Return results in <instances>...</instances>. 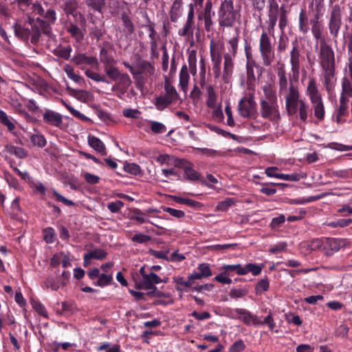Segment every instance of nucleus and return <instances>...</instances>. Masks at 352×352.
<instances>
[{"label":"nucleus","instance_id":"1","mask_svg":"<svg viewBox=\"0 0 352 352\" xmlns=\"http://www.w3.org/2000/svg\"><path fill=\"white\" fill-rule=\"evenodd\" d=\"M318 63L320 68V80L327 94H331L337 82L336 54L326 40L319 44Z\"/></svg>","mask_w":352,"mask_h":352},{"label":"nucleus","instance_id":"2","mask_svg":"<svg viewBox=\"0 0 352 352\" xmlns=\"http://www.w3.org/2000/svg\"><path fill=\"white\" fill-rule=\"evenodd\" d=\"M263 97L260 99V114L264 119L276 120L280 118L276 92L272 86L266 84L262 87Z\"/></svg>","mask_w":352,"mask_h":352},{"label":"nucleus","instance_id":"3","mask_svg":"<svg viewBox=\"0 0 352 352\" xmlns=\"http://www.w3.org/2000/svg\"><path fill=\"white\" fill-rule=\"evenodd\" d=\"M239 10L234 8L232 0L221 1L218 11L219 23L220 26L232 27L240 19Z\"/></svg>","mask_w":352,"mask_h":352},{"label":"nucleus","instance_id":"4","mask_svg":"<svg viewBox=\"0 0 352 352\" xmlns=\"http://www.w3.org/2000/svg\"><path fill=\"white\" fill-rule=\"evenodd\" d=\"M238 42H239V36L236 35L234 36L232 38L229 40L228 44L229 47V53H226L223 55V80L224 82H228L229 79L230 78L234 68L233 63V58L235 57L237 50H238Z\"/></svg>","mask_w":352,"mask_h":352},{"label":"nucleus","instance_id":"5","mask_svg":"<svg viewBox=\"0 0 352 352\" xmlns=\"http://www.w3.org/2000/svg\"><path fill=\"white\" fill-rule=\"evenodd\" d=\"M285 99V107L289 115H293L297 112L298 104L302 100L300 99L298 87L290 82L289 88L286 91L279 94Z\"/></svg>","mask_w":352,"mask_h":352},{"label":"nucleus","instance_id":"6","mask_svg":"<svg viewBox=\"0 0 352 352\" xmlns=\"http://www.w3.org/2000/svg\"><path fill=\"white\" fill-rule=\"evenodd\" d=\"M259 51L263 65L265 67L271 65L275 58V54L271 38L265 31L262 32L260 37Z\"/></svg>","mask_w":352,"mask_h":352},{"label":"nucleus","instance_id":"7","mask_svg":"<svg viewBox=\"0 0 352 352\" xmlns=\"http://www.w3.org/2000/svg\"><path fill=\"white\" fill-rule=\"evenodd\" d=\"M29 25L31 26V43L36 44L42 32L44 34L51 36L52 35V28L49 27L48 23H45L44 19L37 18L36 20L30 19Z\"/></svg>","mask_w":352,"mask_h":352},{"label":"nucleus","instance_id":"8","mask_svg":"<svg viewBox=\"0 0 352 352\" xmlns=\"http://www.w3.org/2000/svg\"><path fill=\"white\" fill-rule=\"evenodd\" d=\"M222 268L225 271V274L228 276L231 275L232 272H235L238 275H245L251 272L252 275L257 276L261 274L263 265L260 266L255 263H248L245 266L240 264L224 265Z\"/></svg>","mask_w":352,"mask_h":352},{"label":"nucleus","instance_id":"9","mask_svg":"<svg viewBox=\"0 0 352 352\" xmlns=\"http://www.w3.org/2000/svg\"><path fill=\"white\" fill-rule=\"evenodd\" d=\"M238 111L243 118H254L257 116L256 103L252 94L243 97L239 102Z\"/></svg>","mask_w":352,"mask_h":352},{"label":"nucleus","instance_id":"10","mask_svg":"<svg viewBox=\"0 0 352 352\" xmlns=\"http://www.w3.org/2000/svg\"><path fill=\"white\" fill-rule=\"evenodd\" d=\"M161 278L153 272L148 273L147 275H144V279H141L140 282L136 283V287L140 289L150 290L147 295L151 296L156 290V284H160Z\"/></svg>","mask_w":352,"mask_h":352},{"label":"nucleus","instance_id":"11","mask_svg":"<svg viewBox=\"0 0 352 352\" xmlns=\"http://www.w3.org/2000/svg\"><path fill=\"white\" fill-rule=\"evenodd\" d=\"M342 25V16L340 8L338 6H335L331 12L328 28L329 34L333 38H337Z\"/></svg>","mask_w":352,"mask_h":352},{"label":"nucleus","instance_id":"12","mask_svg":"<svg viewBox=\"0 0 352 352\" xmlns=\"http://www.w3.org/2000/svg\"><path fill=\"white\" fill-rule=\"evenodd\" d=\"M345 72L346 74L342 79V91L340 96L349 98L352 97V57L348 59Z\"/></svg>","mask_w":352,"mask_h":352},{"label":"nucleus","instance_id":"13","mask_svg":"<svg viewBox=\"0 0 352 352\" xmlns=\"http://www.w3.org/2000/svg\"><path fill=\"white\" fill-rule=\"evenodd\" d=\"M300 58L301 55L298 45L296 43H293L292 48L289 52V64L291 65V72L296 80L300 75Z\"/></svg>","mask_w":352,"mask_h":352},{"label":"nucleus","instance_id":"14","mask_svg":"<svg viewBox=\"0 0 352 352\" xmlns=\"http://www.w3.org/2000/svg\"><path fill=\"white\" fill-rule=\"evenodd\" d=\"M280 8L276 0H270L268 5V20L266 21L267 24V30L270 34L273 35L274 28L276 24Z\"/></svg>","mask_w":352,"mask_h":352},{"label":"nucleus","instance_id":"15","mask_svg":"<svg viewBox=\"0 0 352 352\" xmlns=\"http://www.w3.org/2000/svg\"><path fill=\"white\" fill-rule=\"evenodd\" d=\"M344 245L345 242L342 239L327 238L324 241V254L330 256L333 254V252L339 251Z\"/></svg>","mask_w":352,"mask_h":352},{"label":"nucleus","instance_id":"16","mask_svg":"<svg viewBox=\"0 0 352 352\" xmlns=\"http://www.w3.org/2000/svg\"><path fill=\"white\" fill-rule=\"evenodd\" d=\"M309 24L314 38L319 41V44H321L322 41L326 39L323 36L324 25L320 18L311 17L309 20Z\"/></svg>","mask_w":352,"mask_h":352},{"label":"nucleus","instance_id":"17","mask_svg":"<svg viewBox=\"0 0 352 352\" xmlns=\"http://www.w3.org/2000/svg\"><path fill=\"white\" fill-rule=\"evenodd\" d=\"M72 61L80 66L81 69H83L82 65H89L94 68H98L99 65L98 59L95 56H88L82 53L75 55L72 58Z\"/></svg>","mask_w":352,"mask_h":352},{"label":"nucleus","instance_id":"18","mask_svg":"<svg viewBox=\"0 0 352 352\" xmlns=\"http://www.w3.org/2000/svg\"><path fill=\"white\" fill-rule=\"evenodd\" d=\"M255 69L257 74L261 75L262 68L256 65L255 62L248 61L246 64L247 85L249 87L254 86L256 82Z\"/></svg>","mask_w":352,"mask_h":352},{"label":"nucleus","instance_id":"19","mask_svg":"<svg viewBox=\"0 0 352 352\" xmlns=\"http://www.w3.org/2000/svg\"><path fill=\"white\" fill-rule=\"evenodd\" d=\"M279 66L276 68L278 76V94L286 91L289 88V82L287 77L285 66L283 63H278Z\"/></svg>","mask_w":352,"mask_h":352},{"label":"nucleus","instance_id":"20","mask_svg":"<svg viewBox=\"0 0 352 352\" xmlns=\"http://www.w3.org/2000/svg\"><path fill=\"white\" fill-rule=\"evenodd\" d=\"M325 10V0H311L309 4V12L311 17L321 18Z\"/></svg>","mask_w":352,"mask_h":352},{"label":"nucleus","instance_id":"21","mask_svg":"<svg viewBox=\"0 0 352 352\" xmlns=\"http://www.w3.org/2000/svg\"><path fill=\"white\" fill-rule=\"evenodd\" d=\"M210 56L212 63V69L216 78H219L221 75V52L213 48L212 42L210 43Z\"/></svg>","mask_w":352,"mask_h":352},{"label":"nucleus","instance_id":"22","mask_svg":"<svg viewBox=\"0 0 352 352\" xmlns=\"http://www.w3.org/2000/svg\"><path fill=\"white\" fill-rule=\"evenodd\" d=\"M43 120L50 125L59 127L63 123V117L61 114L47 109L43 114Z\"/></svg>","mask_w":352,"mask_h":352},{"label":"nucleus","instance_id":"23","mask_svg":"<svg viewBox=\"0 0 352 352\" xmlns=\"http://www.w3.org/2000/svg\"><path fill=\"white\" fill-rule=\"evenodd\" d=\"M306 94L308 96L310 101L322 98L318 88L316 80L314 77L309 78L306 88Z\"/></svg>","mask_w":352,"mask_h":352},{"label":"nucleus","instance_id":"24","mask_svg":"<svg viewBox=\"0 0 352 352\" xmlns=\"http://www.w3.org/2000/svg\"><path fill=\"white\" fill-rule=\"evenodd\" d=\"M144 15L145 16L146 21L148 22V24L145 26L148 28L149 31L148 37L150 38L149 43L151 46V50L152 52V54H155L157 49V44L155 40L156 32L154 28L155 24L151 21L146 12H144Z\"/></svg>","mask_w":352,"mask_h":352},{"label":"nucleus","instance_id":"25","mask_svg":"<svg viewBox=\"0 0 352 352\" xmlns=\"http://www.w3.org/2000/svg\"><path fill=\"white\" fill-rule=\"evenodd\" d=\"M89 145L102 155H107L104 144L97 137L89 135L87 138Z\"/></svg>","mask_w":352,"mask_h":352},{"label":"nucleus","instance_id":"26","mask_svg":"<svg viewBox=\"0 0 352 352\" xmlns=\"http://www.w3.org/2000/svg\"><path fill=\"white\" fill-rule=\"evenodd\" d=\"M152 102L158 111H163L175 102L165 95L160 94Z\"/></svg>","mask_w":352,"mask_h":352},{"label":"nucleus","instance_id":"27","mask_svg":"<svg viewBox=\"0 0 352 352\" xmlns=\"http://www.w3.org/2000/svg\"><path fill=\"white\" fill-rule=\"evenodd\" d=\"M14 30L15 35L23 41H28L29 37L30 36L31 32L30 29L26 25H21L18 23H16L14 25Z\"/></svg>","mask_w":352,"mask_h":352},{"label":"nucleus","instance_id":"28","mask_svg":"<svg viewBox=\"0 0 352 352\" xmlns=\"http://www.w3.org/2000/svg\"><path fill=\"white\" fill-rule=\"evenodd\" d=\"M66 31L77 42H81L84 38L82 30L75 24L70 23L66 26Z\"/></svg>","mask_w":352,"mask_h":352},{"label":"nucleus","instance_id":"29","mask_svg":"<svg viewBox=\"0 0 352 352\" xmlns=\"http://www.w3.org/2000/svg\"><path fill=\"white\" fill-rule=\"evenodd\" d=\"M206 91L207 96L206 105L209 108L215 107L217 100V96L213 86L212 85H206Z\"/></svg>","mask_w":352,"mask_h":352},{"label":"nucleus","instance_id":"30","mask_svg":"<svg viewBox=\"0 0 352 352\" xmlns=\"http://www.w3.org/2000/svg\"><path fill=\"white\" fill-rule=\"evenodd\" d=\"M5 151L11 155H14L16 157L23 159L28 156V151L22 147L16 146L12 144H7L5 146Z\"/></svg>","mask_w":352,"mask_h":352},{"label":"nucleus","instance_id":"31","mask_svg":"<svg viewBox=\"0 0 352 352\" xmlns=\"http://www.w3.org/2000/svg\"><path fill=\"white\" fill-rule=\"evenodd\" d=\"M311 102L313 104L314 116L320 120H323L325 111L322 99L320 98L316 100H311Z\"/></svg>","mask_w":352,"mask_h":352},{"label":"nucleus","instance_id":"32","mask_svg":"<svg viewBox=\"0 0 352 352\" xmlns=\"http://www.w3.org/2000/svg\"><path fill=\"white\" fill-rule=\"evenodd\" d=\"M117 81L118 82L113 87V90L120 88L122 89L123 91H125L131 85V78L127 74H122L119 78H118Z\"/></svg>","mask_w":352,"mask_h":352},{"label":"nucleus","instance_id":"33","mask_svg":"<svg viewBox=\"0 0 352 352\" xmlns=\"http://www.w3.org/2000/svg\"><path fill=\"white\" fill-rule=\"evenodd\" d=\"M189 79L188 67L186 65H184L179 72V86L184 92L187 91Z\"/></svg>","mask_w":352,"mask_h":352},{"label":"nucleus","instance_id":"34","mask_svg":"<svg viewBox=\"0 0 352 352\" xmlns=\"http://www.w3.org/2000/svg\"><path fill=\"white\" fill-rule=\"evenodd\" d=\"M309 21L306 12L302 10L299 14V31L303 34H307L309 30Z\"/></svg>","mask_w":352,"mask_h":352},{"label":"nucleus","instance_id":"35","mask_svg":"<svg viewBox=\"0 0 352 352\" xmlns=\"http://www.w3.org/2000/svg\"><path fill=\"white\" fill-rule=\"evenodd\" d=\"M131 219L135 220L139 223H151L153 225H155L153 222H151L148 218L146 213L143 212L141 210L138 208H135L131 212Z\"/></svg>","mask_w":352,"mask_h":352},{"label":"nucleus","instance_id":"36","mask_svg":"<svg viewBox=\"0 0 352 352\" xmlns=\"http://www.w3.org/2000/svg\"><path fill=\"white\" fill-rule=\"evenodd\" d=\"M164 89L166 93L164 94L170 98L174 102L179 99V94L175 88L171 85L168 80H166L164 83Z\"/></svg>","mask_w":352,"mask_h":352},{"label":"nucleus","instance_id":"37","mask_svg":"<svg viewBox=\"0 0 352 352\" xmlns=\"http://www.w3.org/2000/svg\"><path fill=\"white\" fill-rule=\"evenodd\" d=\"M121 19L127 32L130 34H133L135 31V26L131 17L126 12H123L121 15Z\"/></svg>","mask_w":352,"mask_h":352},{"label":"nucleus","instance_id":"38","mask_svg":"<svg viewBox=\"0 0 352 352\" xmlns=\"http://www.w3.org/2000/svg\"><path fill=\"white\" fill-rule=\"evenodd\" d=\"M270 287L269 279L265 277L260 280L255 285L254 290L256 295H261L262 293L267 292Z\"/></svg>","mask_w":352,"mask_h":352},{"label":"nucleus","instance_id":"39","mask_svg":"<svg viewBox=\"0 0 352 352\" xmlns=\"http://www.w3.org/2000/svg\"><path fill=\"white\" fill-rule=\"evenodd\" d=\"M139 67L141 70L140 72L144 73L147 76L150 77L155 73L154 66L146 60L140 62Z\"/></svg>","mask_w":352,"mask_h":352},{"label":"nucleus","instance_id":"40","mask_svg":"<svg viewBox=\"0 0 352 352\" xmlns=\"http://www.w3.org/2000/svg\"><path fill=\"white\" fill-rule=\"evenodd\" d=\"M104 72L107 76L114 81H116L122 74L118 68L111 65L104 66Z\"/></svg>","mask_w":352,"mask_h":352},{"label":"nucleus","instance_id":"41","mask_svg":"<svg viewBox=\"0 0 352 352\" xmlns=\"http://www.w3.org/2000/svg\"><path fill=\"white\" fill-rule=\"evenodd\" d=\"M72 49L71 46L66 47H58L54 50V54L59 58L68 60L70 57Z\"/></svg>","mask_w":352,"mask_h":352},{"label":"nucleus","instance_id":"42","mask_svg":"<svg viewBox=\"0 0 352 352\" xmlns=\"http://www.w3.org/2000/svg\"><path fill=\"white\" fill-rule=\"evenodd\" d=\"M86 5L94 11L101 12L102 8L105 5L104 0H85Z\"/></svg>","mask_w":352,"mask_h":352},{"label":"nucleus","instance_id":"43","mask_svg":"<svg viewBox=\"0 0 352 352\" xmlns=\"http://www.w3.org/2000/svg\"><path fill=\"white\" fill-rule=\"evenodd\" d=\"M63 70L66 73L67 77L75 82H79L82 80L81 76L75 74L74 69L72 65L66 64L63 67Z\"/></svg>","mask_w":352,"mask_h":352},{"label":"nucleus","instance_id":"44","mask_svg":"<svg viewBox=\"0 0 352 352\" xmlns=\"http://www.w3.org/2000/svg\"><path fill=\"white\" fill-rule=\"evenodd\" d=\"M330 175L332 177L343 179L352 178V169L332 170L330 172Z\"/></svg>","mask_w":352,"mask_h":352},{"label":"nucleus","instance_id":"45","mask_svg":"<svg viewBox=\"0 0 352 352\" xmlns=\"http://www.w3.org/2000/svg\"><path fill=\"white\" fill-rule=\"evenodd\" d=\"M100 60L104 66L111 65L114 59L113 58L109 55L108 51L104 47H101L100 50Z\"/></svg>","mask_w":352,"mask_h":352},{"label":"nucleus","instance_id":"46","mask_svg":"<svg viewBox=\"0 0 352 352\" xmlns=\"http://www.w3.org/2000/svg\"><path fill=\"white\" fill-rule=\"evenodd\" d=\"M239 318L246 324H252L254 325H258L259 323L258 318L256 316L252 315L249 311H247L242 317H239Z\"/></svg>","mask_w":352,"mask_h":352},{"label":"nucleus","instance_id":"47","mask_svg":"<svg viewBox=\"0 0 352 352\" xmlns=\"http://www.w3.org/2000/svg\"><path fill=\"white\" fill-rule=\"evenodd\" d=\"M0 122L7 127L9 131H12L15 129V124L9 119L6 112L2 110H0Z\"/></svg>","mask_w":352,"mask_h":352},{"label":"nucleus","instance_id":"48","mask_svg":"<svg viewBox=\"0 0 352 352\" xmlns=\"http://www.w3.org/2000/svg\"><path fill=\"white\" fill-rule=\"evenodd\" d=\"M151 130L155 134L164 133L166 131V126L162 122L150 120Z\"/></svg>","mask_w":352,"mask_h":352},{"label":"nucleus","instance_id":"49","mask_svg":"<svg viewBox=\"0 0 352 352\" xmlns=\"http://www.w3.org/2000/svg\"><path fill=\"white\" fill-rule=\"evenodd\" d=\"M184 176L188 180L192 182L199 180L200 177V175L192 168L191 164L188 167H185Z\"/></svg>","mask_w":352,"mask_h":352},{"label":"nucleus","instance_id":"50","mask_svg":"<svg viewBox=\"0 0 352 352\" xmlns=\"http://www.w3.org/2000/svg\"><path fill=\"white\" fill-rule=\"evenodd\" d=\"M30 140L34 146H36L41 148L44 147L47 141L45 137L41 134H33L30 136Z\"/></svg>","mask_w":352,"mask_h":352},{"label":"nucleus","instance_id":"51","mask_svg":"<svg viewBox=\"0 0 352 352\" xmlns=\"http://www.w3.org/2000/svg\"><path fill=\"white\" fill-rule=\"evenodd\" d=\"M349 98H345L343 96L340 98V104L337 109L338 116H344L347 113Z\"/></svg>","mask_w":352,"mask_h":352},{"label":"nucleus","instance_id":"52","mask_svg":"<svg viewBox=\"0 0 352 352\" xmlns=\"http://www.w3.org/2000/svg\"><path fill=\"white\" fill-rule=\"evenodd\" d=\"M234 203L235 201L233 198H227L218 203L217 206H216V210L219 211H226L230 207L233 206Z\"/></svg>","mask_w":352,"mask_h":352},{"label":"nucleus","instance_id":"53","mask_svg":"<svg viewBox=\"0 0 352 352\" xmlns=\"http://www.w3.org/2000/svg\"><path fill=\"white\" fill-rule=\"evenodd\" d=\"M287 25V11L284 6L280 8L278 26L283 31Z\"/></svg>","mask_w":352,"mask_h":352},{"label":"nucleus","instance_id":"54","mask_svg":"<svg viewBox=\"0 0 352 352\" xmlns=\"http://www.w3.org/2000/svg\"><path fill=\"white\" fill-rule=\"evenodd\" d=\"M43 19H45V23H48L49 27H51V25L55 23L56 21V13L55 10L52 8L46 10Z\"/></svg>","mask_w":352,"mask_h":352},{"label":"nucleus","instance_id":"55","mask_svg":"<svg viewBox=\"0 0 352 352\" xmlns=\"http://www.w3.org/2000/svg\"><path fill=\"white\" fill-rule=\"evenodd\" d=\"M248 294V290L245 288H232L229 292V296L232 298H239L245 296Z\"/></svg>","mask_w":352,"mask_h":352},{"label":"nucleus","instance_id":"56","mask_svg":"<svg viewBox=\"0 0 352 352\" xmlns=\"http://www.w3.org/2000/svg\"><path fill=\"white\" fill-rule=\"evenodd\" d=\"M88 254L89 257L98 260H103L107 256V252L104 250L100 248L90 251Z\"/></svg>","mask_w":352,"mask_h":352},{"label":"nucleus","instance_id":"57","mask_svg":"<svg viewBox=\"0 0 352 352\" xmlns=\"http://www.w3.org/2000/svg\"><path fill=\"white\" fill-rule=\"evenodd\" d=\"M307 248L310 251L321 250L324 252V241L318 239H314L308 243Z\"/></svg>","mask_w":352,"mask_h":352},{"label":"nucleus","instance_id":"58","mask_svg":"<svg viewBox=\"0 0 352 352\" xmlns=\"http://www.w3.org/2000/svg\"><path fill=\"white\" fill-rule=\"evenodd\" d=\"M78 8L76 0H67L64 4V10L67 14H72Z\"/></svg>","mask_w":352,"mask_h":352},{"label":"nucleus","instance_id":"59","mask_svg":"<svg viewBox=\"0 0 352 352\" xmlns=\"http://www.w3.org/2000/svg\"><path fill=\"white\" fill-rule=\"evenodd\" d=\"M308 108V105L303 100L299 102L297 111L298 110L300 119L302 121L307 118Z\"/></svg>","mask_w":352,"mask_h":352},{"label":"nucleus","instance_id":"60","mask_svg":"<svg viewBox=\"0 0 352 352\" xmlns=\"http://www.w3.org/2000/svg\"><path fill=\"white\" fill-rule=\"evenodd\" d=\"M86 76L96 82H106L104 76L100 74L99 73L93 72L91 69H87L85 72Z\"/></svg>","mask_w":352,"mask_h":352},{"label":"nucleus","instance_id":"61","mask_svg":"<svg viewBox=\"0 0 352 352\" xmlns=\"http://www.w3.org/2000/svg\"><path fill=\"white\" fill-rule=\"evenodd\" d=\"M124 170L131 175H137L141 172L140 166L134 163H129L124 166Z\"/></svg>","mask_w":352,"mask_h":352},{"label":"nucleus","instance_id":"62","mask_svg":"<svg viewBox=\"0 0 352 352\" xmlns=\"http://www.w3.org/2000/svg\"><path fill=\"white\" fill-rule=\"evenodd\" d=\"M351 223H352V219H338L336 221L329 222L328 225L331 228H338V227L344 228V227H346L349 225H350Z\"/></svg>","mask_w":352,"mask_h":352},{"label":"nucleus","instance_id":"63","mask_svg":"<svg viewBox=\"0 0 352 352\" xmlns=\"http://www.w3.org/2000/svg\"><path fill=\"white\" fill-rule=\"evenodd\" d=\"M304 175H301L298 173H292V174H280L278 176V179L285 180V181H294L297 182L300 179L304 178Z\"/></svg>","mask_w":352,"mask_h":352},{"label":"nucleus","instance_id":"64","mask_svg":"<svg viewBox=\"0 0 352 352\" xmlns=\"http://www.w3.org/2000/svg\"><path fill=\"white\" fill-rule=\"evenodd\" d=\"M112 279L113 277L111 275L102 274L98 277L97 283L95 285L99 287H104L107 285L112 280Z\"/></svg>","mask_w":352,"mask_h":352}]
</instances>
